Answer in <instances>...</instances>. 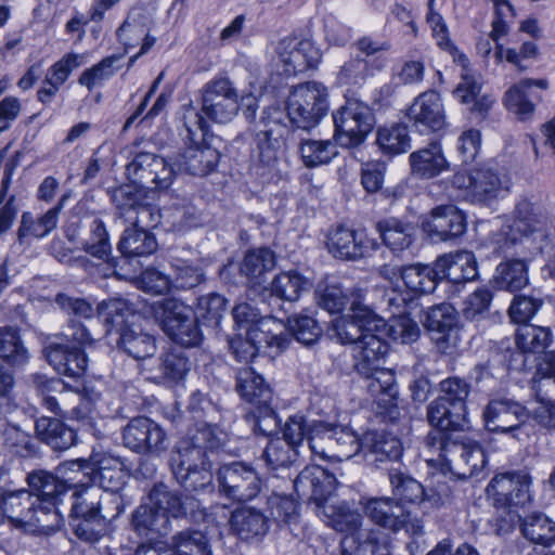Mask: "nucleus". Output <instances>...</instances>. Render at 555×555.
Segmentation results:
<instances>
[{
    "instance_id": "nucleus-1",
    "label": "nucleus",
    "mask_w": 555,
    "mask_h": 555,
    "mask_svg": "<svg viewBox=\"0 0 555 555\" xmlns=\"http://www.w3.org/2000/svg\"><path fill=\"white\" fill-rule=\"evenodd\" d=\"M424 444L430 455L426 459L429 465L440 466L460 479L478 475L487 462L479 443L470 439L460 440L452 434L429 431Z\"/></svg>"
},
{
    "instance_id": "nucleus-2",
    "label": "nucleus",
    "mask_w": 555,
    "mask_h": 555,
    "mask_svg": "<svg viewBox=\"0 0 555 555\" xmlns=\"http://www.w3.org/2000/svg\"><path fill=\"white\" fill-rule=\"evenodd\" d=\"M421 328L408 313L384 320L383 332H370L352 347L353 369L361 376H371L380 366L388 351L386 338L411 344L420 337Z\"/></svg>"
},
{
    "instance_id": "nucleus-3",
    "label": "nucleus",
    "mask_w": 555,
    "mask_h": 555,
    "mask_svg": "<svg viewBox=\"0 0 555 555\" xmlns=\"http://www.w3.org/2000/svg\"><path fill=\"white\" fill-rule=\"evenodd\" d=\"M224 442V434L207 423L199 425L180 440L170 456L173 476L195 469L210 462L208 452L219 449Z\"/></svg>"
},
{
    "instance_id": "nucleus-4",
    "label": "nucleus",
    "mask_w": 555,
    "mask_h": 555,
    "mask_svg": "<svg viewBox=\"0 0 555 555\" xmlns=\"http://www.w3.org/2000/svg\"><path fill=\"white\" fill-rule=\"evenodd\" d=\"M451 184L464 192L466 201L473 204L488 205L509 192L511 180L506 173H502L489 165H482L468 171L455 172Z\"/></svg>"
},
{
    "instance_id": "nucleus-5",
    "label": "nucleus",
    "mask_w": 555,
    "mask_h": 555,
    "mask_svg": "<svg viewBox=\"0 0 555 555\" xmlns=\"http://www.w3.org/2000/svg\"><path fill=\"white\" fill-rule=\"evenodd\" d=\"M286 108L293 125L302 130H310L327 112L326 88L315 81L296 86L288 95Z\"/></svg>"
},
{
    "instance_id": "nucleus-6",
    "label": "nucleus",
    "mask_w": 555,
    "mask_h": 555,
    "mask_svg": "<svg viewBox=\"0 0 555 555\" xmlns=\"http://www.w3.org/2000/svg\"><path fill=\"white\" fill-rule=\"evenodd\" d=\"M69 480H62L46 469H34L26 476L27 490L34 494L37 505L54 530L61 526L63 520L60 506L67 492L72 490L73 483Z\"/></svg>"
},
{
    "instance_id": "nucleus-7",
    "label": "nucleus",
    "mask_w": 555,
    "mask_h": 555,
    "mask_svg": "<svg viewBox=\"0 0 555 555\" xmlns=\"http://www.w3.org/2000/svg\"><path fill=\"white\" fill-rule=\"evenodd\" d=\"M336 143L344 147L360 145L372 131L375 118L371 107L359 100H348L333 114Z\"/></svg>"
},
{
    "instance_id": "nucleus-8",
    "label": "nucleus",
    "mask_w": 555,
    "mask_h": 555,
    "mask_svg": "<svg viewBox=\"0 0 555 555\" xmlns=\"http://www.w3.org/2000/svg\"><path fill=\"white\" fill-rule=\"evenodd\" d=\"M363 297V294L356 293L351 301L350 314L337 318L332 323V336L341 344H350L353 347L365 334L383 332L385 319L365 305Z\"/></svg>"
},
{
    "instance_id": "nucleus-9",
    "label": "nucleus",
    "mask_w": 555,
    "mask_h": 555,
    "mask_svg": "<svg viewBox=\"0 0 555 555\" xmlns=\"http://www.w3.org/2000/svg\"><path fill=\"white\" fill-rule=\"evenodd\" d=\"M69 517L117 518L124 511L120 493L105 492L88 485L73 483Z\"/></svg>"
},
{
    "instance_id": "nucleus-10",
    "label": "nucleus",
    "mask_w": 555,
    "mask_h": 555,
    "mask_svg": "<svg viewBox=\"0 0 555 555\" xmlns=\"http://www.w3.org/2000/svg\"><path fill=\"white\" fill-rule=\"evenodd\" d=\"M202 113L218 124L231 121L240 111V94L233 82L227 77L214 78L201 90Z\"/></svg>"
},
{
    "instance_id": "nucleus-11",
    "label": "nucleus",
    "mask_w": 555,
    "mask_h": 555,
    "mask_svg": "<svg viewBox=\"0 0 555 555\" xmlns=\"http://www.w3.org/2000/svg\"><path fill=\"white\" fill-rule=\"evenodd\" d=\"M162 324L165 333L175 343L184 347H195L202 341L198 319L193 315L190 307L173 298H165Z\"/></svg>"
},
{
    "instance_id": "nucleus-12",
    "label": "nucleus",
    "mask_w": 555,
    "mask_h": 555,
    "mask_svg": "<svg viewBox=\"0 0 555 555\" xmlns=\"http://www.w3.org/2000/svg\"><path fill=\"white\" fill-rule=\"evenodd\" d=\"M531 477L525 470L495 475L487 486V494L496 508L525 506L531 501Z\"/></svg>"
},
{
    "instance_id": "nucleus-13",
    "label": "nucleus",
    "mask_w": 555,
    "mask_h": 555,
    "mask_svg": "<svg viewBox=\"0 0 555 555\" xmlns=\"http://www.w3.org/2000/svg\"><path fill=\"white\" fill-rule=\"evenodd\" d=\"M326 248L334 258L354 261L370 257L379 248V243L370 237L365 230L338 225L328 231Z\"/></svg>"
},
{
    "instance_id": "nucleus-14",
    "label": "nucleus",
    "mask_w": 555,
    "mask_h": 555,
    "mask_svg": "<svg viewBox=\"0 0 555 555\" xmlns=\"http://www.w3.org/2000/svg\"><path fill=\"white\" fill-rule=\"evenodd\" d=\"M217 481L219 492L233 501L253 500L261 489L255 469L241 462L222 465L217 472Z\"/></svg>"
},
{
    "instance_id": "nucleus-15",
    "label": "nucleus",
    "mask_w": 555,
    "mask_h": 555,
    "mask_svg": "<svg viewBox=\"0 0 555 555\" xmlns=\"http://www.w3.org/2000/svg\"><path fill=\"white\" fill-rule=\"evenodd\" d=\"M124 446L137 453L159 456L167 450L168 439L163 427L149 417L132 418L122 430Z\"/></svg>"
},
{
    "instance_id": "nucleus-16",
    "label": "nucleus",
    "mask_w": 555,
    "mask_h": 555,
    "mask_svg": "<svg viewBox=\"0 0 555 555\" xmlns=\"http://www.w3.org/2000/svg\"><path fill=\"white\" fill-rule=\"evenodd\" d=\"M0 516L16 525H26L46 531L54 530L27 489L5 492L0 498Z\"/></svg>"
},
{
    "instance_id": "nucleus-17",
    "label": "nucleus",
    "mask_w": 555,
    "mask_h": 555,
    "mask_svg": "<svg viewBox=\"0 0 555 555\" xmlns=\"http://www.w3.org/2000/svg\"><path fill=\"white\" fill-rule=\"evenodd\" d=\"M274 53L278 65H282L283 74L287 76L315 68L321 61V53L313 42L298 37L281 39Z\"/></svg>"
},
{
    "instance_id": "nucleus-18",
    "label": "nucleus",
    "mask_w": 555,
    "mask_h": 555,
    "mask_svg": "<svg viewBox=\"0 0 555 555\" xmlns=\"http://www.w3.org/2000/svg\"><path fill=\"white\" fill-rule=\"evenodd\" d=\"M336 488V478L321 466L305 467L294 480L297 495L315 505V513L324 512L326 501Z\"/></svg>"
},
{
    "instance_id": "nucleus-19",
    "label": "nucleus",
    "mask_w": 555,
    "mask_h": 555,
    "mask_svg": "<svg viewBox=\"0 0 555 555\" xmlns=\"http://www.w3.org/2000/svg\"><path fill=\"white\" fill-rule=\"evenodd\" d=\"M283 113L279 108L264 109L257 127L255 143L259 159L270 165L278 158V153L284 144L287 133L286 125L282 124Z\"/></svg>"
},
{
    "instance_id": "nucleus-20",
    "label": "nucleus",
    "mask_w": 555,
    "mask_h": 555,
    "mask_svg": "<svg viewBox=\"0 0 555 555\" xmlns=\"http://www.w3.org/2000/svg\"><path fill=\"white\" fill-rule=\"evenodd\" d=\"M69 469L83 472L90 468V472L83 473L89 475L92 486L100 488L105 492H118L124 485L122 464L118 459L105 454H95L90 457V464L85 461L78 460L66 464Z\"/></svg>"
},
{
    "instance_id": "nucleus-21",
    "label": "nucleus",
    "mask_w": 555,
    "mask_h": 555,
    "mask_svg": "<svg viewBox=\"0 0 555 555\" xmlns=\"http://www.w3.org/2000/svg\"><path fill=\"white\" fill-rule=\"evenodd\" d=\"M527 417V409L509 398L491 399L482 410L485 427L492 433H511L519 428Z\"/></svg>"
},
{
    "instance_id": "nucleus-22",
    "label": "nucleus",
    "mask_w": 555,
    "mask_h": 555,
    "mask_svg": "<svg viewBox=\"0 0 555 555\" xmlns=\"http://www.w3.org/2000/svg\"><path fill=\"white\" fill-rule=\"evenodd\" d=\"M408 117L421 133L443 129L447 121L440 94L434 90L421 93L409 107Z\"/></svg>"
},
{
    "instance_id": "nucleus-23",
    "label": "nucleus",
    "mask_w": 555,
    "mask_h": 555,
    "mask_svg": "<svg viewBox=\"0 0 555 555\" xmlns=\"http://www.w3.org/2000/svg\"><path fill=\"white\" fill-rule=\"evenodd\" d=\"M433 341L441 352L455 346L457 340V313L450 304L437 305L427 312L424 323Z\"/></svg>"
},
{
    "instance_id": "nucleus-24",
    "label": "nucleus",
    "mask_w": 555,
    "mask_h": 555,
    "mask_svg": "<svg viewBox=\"0 0 555 555\" xmlns=\"http://www.w3.org/2000/svg\"><path fill=\"white\" fill-rule=\"evenodd\" d=\"M515 219L509 225L508 232L505 234L512 244L524 238L528 240V236L533 233H540L544 231L546 224L551 220V216L541 206L535 205L527 199L520 201L515 208Z\"/></svg>"
},
{
    "instance_id": "nucleus-25",
    "label": "nucleus",
    "mask_w": 555,
    "mask_h": 555,
    "mask_svg": "<svg viewBox=\"0 0 555 555\" xmlns=\"http://www.w3.org/2000/svg\"><path fill=\"white\" fill-rule=\"evenodd\" d=\"M364 514L377 526L397 532L410 520V512L393 498L380 496L367 499Z\"/></svg>"
},
{
    "instance_id": "nucleus-26",
    "label": "nucleus",
    "mask_w": 555,
    "mask_h": 555,
    "mask_svg": "<svg viewBox=\"0 0 555 555\" xmlns=\"http://www.w3.org/2000/svg\"><path fill=\"white\" fill-rule=\"evenodd\" d=\"M425 228L430 237L444 242L464 234L466 219L453 205L438 206L431 210Z\"/></svg>"
},
{
    "instance_id": "nucleus-27",
    "label": "nucleus",
    "mask_w": 555,
    "mask_h": 555,
    "mask_svg": "<svg viewBox=\"0 0 555 555\" xmlns=\"http://www.w3.org/2000/svg\"><path fill=\"white\" fill-rule=\"evenodd\" d=\"M44 354L48 362L61 375L76 378L82 376L86 371L87 358L78 347H70L63 341H50L44 347Z\"/></svg>"
},
{
    "instance_id": "nucleus-28",
    "label": "nucleus",
    "mask_w": 555,
    "mask_h": 555,
    "mask_svg": "<svg viewBox=\"0 0 555 555\" xmlns=\"http://www.w3.org/2000/svg\"><path fill=\"white\" fill-rule=\"evenodd\" d=\"M149 499L168 519L185 517L198 507V501L194 496L179 494L164 483L155 485L150 491Z\"/></svg>"
},
{
    "instance_id": "nucleus-29",
    "label": "nucleus",
    "mask_w": 555,
    "mask_h": 555,
    "mask_svg": "<svg viewBox=\"0 0 555 555\" xmlns=\"http://www.w3.org/2000/svg\"><path fill=\"white\" fill-rule=\"evenodd\" d=\"M236 390L245 401L266 413H272V391L261 375L251 367H242L236 375Z\"/></svg>"
},
{
    "instance_id": "nucleus-30",
    "label": "nucleus",
    "mask_w": 555,
    "mask_h": 555,
    "mask_svg": "<svg viewBox=\"0 0 555 555\" xmlns=\"http://www.w3.org/2000/svg\"><path fill=\"white\" fill-rule=\"evenodd\" d=\"M117 335V347L135 360H144L156 353L155 337L144 332L137 320L121 326Z\"/></svg>"
},
{
    "instance_id": "nucleus-31",
    "label": "nucleus",
    "mask_w": 555,
    "mask_h": 555,
    "mask_svg": "<svg viewBox=\"0 0 555 555\" xmlns=\"http://www.w3.org/2000/svg\"><path fill=\"white\" fill-rule=\"evenodd\" d=\"M230 527L242 540L261 539L269 531L270 518L260 509L243 506L231 513Z\"/></svg>"
},
{
    "instance_id": "nucleus-32",
    "label": "nucleus",
    "mask_w": 555,
    "mask_h": 555,
    "mask_svg": "<svg viewBox=\"0 0 555 555\" xmlns=\"http://www.w3.org/2000/svg\"><path fill=\"white\" fill-rule=\"evenodd\" d=\"M67 198L68 195L64 194L57 205L49 209L42 216L36 217L31 212H23L17 230L18 242L24 244L27 243L30 237L42 238L49 235L56 228L59 215Z\"/></svg>"
},
{
    "instance_id": "nucleus-33",
    "label": "nucleus",
    "mask_w": 555,
    "mask_h": 555,
    "mask_svg": "<svg viewBox=\"0 0 555 555\" xmlns=\"http://www.w3.org/2000/svg\"><path fill=\"white\" fill-rule=\"evenodd\" d=\"M284 325L271 315L260 318V320L247 327L246 337L256 347L261 350L262 348L275 349V351L284 350L291 339L287 334L283 332Z\"/></svg>"
},
{
    "instance_id": "nucleus-34",
    "label": "nucleus",
    "mask_w": 555,
    "mask_h": 555,
    "mask_svg": "<svg viewBox=\"0 0 555 555\" xmlns=\"http://www.w3.org/2000/svg\"><path fill=\"white\" fill-rule=\"evenodd\" d=\"M436 261L441 279L454 284L472 281L477 276V261L472 251L461 250L443 255Z\"/></svg>"
},
{
    "instance_id": "nucleus-35",
    "label": "nucleus",
    "mask_w": 555,
    "mask_h": 555,
    "mask_svg": "<svg viewBox=\"0 0 555 555\" xmlns=\"http://www.w3.org/2000/svg\"><path fill=\"white\" fill-rule=\"evenodd\" d=\"M375 230L383 245L393 255L409 249L415 240L414 227L396 218L379 220L375 224Z\"/></svg>"
},
{
    "instance_id": "nucleus-36",
    "label": "nucleus",
    "mask_w": 555,
    "mask_h": 555,
    "mask_svg": "<svg viewBox=\"0 0 555 555\" xmlns=\"http://www.w3.org/2000/svg\"><path fill=\"white\" fill-rule=\"evenodd\" d=\"M219 153L209 145H190L178 156L179 170L192 176L204 177L215 170Z\"/></svg>"
},
{
    "instance_id": "nucleus-37",
    "label": "nucleus",
    "mask_w": 555,
    "mask_h": 555,
    "mask_svg": "<svg viewBox=\"0 0 555 555\" xmlns=\"http://www.w3.org/2000/svg\"><path fill=\"white\" fill-rule=\"evenodd\" d=\"M363 294L361 288L352 291L345 289L341 283L335 278H326L318 283L315 299L318 305L330 313H339L354 298L356 293Z\"/></svg>"
},
{
    "instance_id": "nucleus-38",
    "label": "nucleus",
    "mask_w": 555,
    "mask_h": 555,
    "mask_svg": "<svg viewBox=\"0 0 555 555\" xmlns=\"http://www.w3.org/2000/svg\"><path fill=\"white\" fill-rule=\"evenodd\" d=\"M35 431L37 437L54 451L68 450L77 440L75 430L57 418H38L35 424Z\"/></svg>"
},
{
    "instance_id": "nucleus-39",
    "label": "nucleus",
    "mask_w": 555,
    "mask_h": 555,
    "mask_svg": "<svg viewBox=\"0 0 555 555\" xmlns=\"http://www.w3.org/2000/svg\"><path fill=\"white\" fill-rule=\"evenodd\" d=\"M190 370L191 362L185 352L175 348L159 356L153 378L163 384H177Z\"/></svg>"
},
{
    "instance_id": "nucleus-40",
    "label": "nucleus",
    "mask_w": 555,
    "mask_h": 555,
    "mask_svg": "<svg viewBox=\"0 0 555 555\" xmlns=\"http://www.w3.org/2000/svg\"><path fill=\"white\" fill-rule=\"evenodd\" d=\"M532 87L546 90L548 88V80L544 78H525L513 85L505 93L504 101L506 107L522 119L527 118L534 111V104L529 99V90Z\"/></svg>"
},
{
    "instance_id": "nucleus-41",
    "label": "nucleus",
    "mask_w": 555,
    "mask_h": 555,
    "mask_svg": "<svg viewBox=\"0 0 555 555\" xmlns=\"http://www.w3.org/2000/svg\"><path fill=\"white\" fill-rule=\"evenodd\" d=\"M461 78L462 81L454 90V96L463 104L473 103V112L479 114L488 112L493 99L488 94L479 96L482 86L480 77L472 74L466 65H463Z\"/></svg>"
},
{
    "instance_id": "nucleus-42",
    "label": "nucleus",
    "mask_w": 555,
    "mask_h": 555,
    "mask_svg": "<svg viewBox=\"0 0 555 555\" xmlns=\"http://www.w3.org/2000/svg\"><path fill=\"white\" fill-rule=\"evenodd\" d=\"M412 172L421 178H434L447 169L441 147L438 143H430L428 146L417 150L410 155Z\"/></svg>"
},
{
    "instance_id": "nucleus-43",
    "label": "nucleus",
    "mask_w": 555,
    "mask_h": 555,
    "mask_svg": "<svg viewBox=\"0 0 555 555\" xmlns=\"http://www.w3.org/2000/svg\"><path fill=\"white\" fill-rule=\"evenodd\" d=\"M401 279L412 293L423 295L433 293L441 276L435 261L434 266L417 263L403 267Z\"/></svg>"
},
{
    "instance_id": "nucleus-44",
    "label": "nucleus",
    "mask_w": 555,
    "mask_h": 555,
    "mask_svg": "<svg viewBox=\"0 0 555 555\" xmlns=\"http://www.w3.org/2000/svg\"><path fill=\"white\" fill-rule=\"evenodd\" d=\"M363 448L369 450L374 462L398 461L402 455V443L396 436L383 431L366 433Z\"/></svg>"
},
{
    "instance_id": "nucleus-45",
    "label": "nucleus",
    "mask_w": 555,
    "mask_h": 555,
    "mask_svg": "<svg viewBox=\"0 0 555 555\" xmlns=\"http://www.w3.org/2000/svg\"><path fill=\"white\" fill-rule=\"evenodd\" d=\"M169 545L175 555H212L210 540L199 529L186 528L176 532Z\"/></svg>"
},
{
    "instance_id": "nucleus-46",
    "label": "nucleus",
    "mask_w": 555,
    "mask_h": 555,
    "mask_svg": "<svg viewBox=\"0 0 555 555\" xmlns=\"http://www.w3.org/2000/svg\"><path fill=\"white\" fill-rule=\"evenodd\" d=\"M454 413V408L448 401L440 397L435 399L427 408V420L435 427L431 431L451 434L463 430L468 423L467 417L460 415L455 418Z\"/></svg>"
},
{
    "instance_id": "nucleus-47",
    "label": "nucleus",
    "mask_w": 555,
    "mask_h": 555,
    "mask_svg": "<svg viewBox=\"0 0 555 555\" xmlns=\"http://www.w3.org/2000/svg\"><path fill=\"white\" fill-rule=\"evenodd\" d=\"M157 247L153 233L134 225L125 230L118 243V250L125 257H146L154 254Z\"/></svg>"
},
{
    "instance_id": "nucleus-48",
    "label": "nucleus",
    "mask_w": 555,
    "mask_h": 555,
    "mask_svg": "<svg viewBox=\"0 0 555 555\" xmlns=\"http://www.w3.org/2000/svg\"><path fill=\"white\" fill-rule=\"evenodd\" d=\"M520 527L522 535L534 544L547 547L555 543V521L545 514L527 515Z\"/></svg>"
},
{
    "instance_id": "nucleus-49",
    "label": "nucleus",
    "mask_w": 555,
    "mask_h": 555,
    "mask_svg": "<svg viewBox=\"0 0 555 555\" xmlns=\"http://www.w3.org/2000/svg\"><path fill=\"white\" fill-rule=\"evenodd\" d=\"M528 282V266L524 260L509 259L496 267L494 283L500 289L517 292Z\"/></svg>"
},
{
    "instance_id": "nucleus-50",
    "label": "nucleus",
    "mask_w": 555,
    "mask_h": 555,
    "mask_svg": "<svg viewBox=\"0 0 555 555\" xmlns=\"http://www.w3.org/2000/svg\"><path fill=\"white\" fill-rule=\"evenodd\" d=\"M0 358L13 367H22L29 360L28 350L13 326L0 327Z\"/></svg>"
},
{
    "instance_id": "nucleus-51",
    "label": "nucleus",
    "mask_w": 555,
    "mask_h": 555,
    "mask_svg": "<svg viewBox=\"0 0 555 555\" xmlns=\"http://www.w3.org/2000/svg\"><path fill=\"white\" fill-rule=\"evenodd\" d=\"M98 314L112 328L119 332L120 327L135 321L138 315L133 312L130 304L124 298H109L98 305Z\"/></svg>"
},
{
    "instance_id": "nucleus-52",
    "label": "nucleus",
    "mask_w": 555,
    "mask_h": 555,
    "mask_svg": "<svg viewBox=\"0 0 555 555\" xmlns=\"http://www.w3.org/2000/svg\"><path fill=\"white\" fill-rule=\"evenodd\" d=\"M336 144L332 140H302L299 153L304 164L309 168L330 164L338 155Z\"/></svg>"
},
{
    "instance_id": "nucleus-53",
    "label": "nucleus",
    "mask_w": 555,
    "mask_h": 555,
    "mask_svg": "<svg viewBox=\"0 0 555 555\" xmlns=\"http://www.w3.org/2000/svg\"><path fill=\"white\" fill-rule=\"evenodd\" d=\"M275 267V255L269 248L251 249L241 262V273L254 284H259L261 276Z\"/></svg>"
},
{
    "instance_id": "nucleus-54",
    "label": "nucleus",
    "mask_w": 555,
    "mask_h": 555,
    "mask_svg": "<svg viewBox=\"0 0 555 555\" xmlns=\"http://www.w3.org/2000/svg\"><path fill=\"white\" fill-rule=\"evenodd\" d=\"M132 522L141 534L153 532L158 537H164L170 531V520L160 514L153 504L139 506L133 514Z\"/></svg>"
},
{
    "instance_id": "nucleus-55",
    "label": "nucleus",
    "mask_w": 555,
    "mask_h": 555,
    "mask_svg": "<svg viewBox=\"0 0 555 555\" xmlns=\"http://www.w3.org/2000/svg\"><path fill=\"white\" fill-rule=\"evenodd\" d=\"M440 398L448 401L455 410L453 416L460 415L467 417L466 401L470 392V385L463 378L453 376L439 383Z\"/></svg>"
},
{
    "instance_id": "nucleus-56",
    "label": "nucleus",
    "mask_w": 555,
    "mask_h": 555,
    "mask_svg": "<svg viewBox=\"0 0 555 555\" xmlns=\"http://www.w3.org/2000/svg\"><path fill=\"white\" fill-rule=\"evenodd\" d=\"M376 142L383 153L388 155L402 154L411 147L408 127L402 124L379 128Z\"/></svg>"
},
{
    "instance_id": "nucleus-57",
    "label": "nucleus",
    "mask_w": 555,
    "mask_h": 555,
    "mask_svg": "<svg viewBox=\"0 0 555 555\" xmlns=\"http://www.w3.org/2000/svg\"><path fill=\"white\" fill-rule=\"evenodd\" d=\"M122 57L124 54H113L102 59L98 64L81 73L78 83L86 87L89 91L102 86L117 73Z\"/></svg>"
},
{
    "instance_id": "nucleus-58",
    "label": "nucleus",
    "mask_w": 555,
    "mask_h": 555,
    "mask_svg": "<svg viewBox=\"0 0 555 555\" xmlns=\"http://www.w3.org/2000/svg\"><path fill=\"white\" fill-rule=\"evenodd\" d=\"M300 454V450L280 437L271 439L262 454L267 466L271 469L289 467Z\"/></svg>"
},
{
    "instance_id": "nucleus-59",
    "label": "nucleus",
    "mask_w": 555,
    "mask_h": 555,
    "mask_svg": "<svg viewBox=\"0 0 555 555\" xmlns=\"http://www.w3.org/2000/svg\"><path fill=\"white\" fill-rule=\"evenodd\" d=\"M551 341L548 328L524 324L515 336L517 348L524 353L543 352Z\"/></svg>"
},
{
    "instance_id": "nucleus-60",
    "label": "nucleus",
    "mask_w": 555,
    "mask_h": 555,
    "mask_svg": "<svg viewBox=\"0 0 555 555\" xmlns=\"http://www.w3.org/2000/svg\"><path fill=\"white\" fill-rule=\"evenodd\" d=\"M33 383L41 397L42 405L56 415H64L66 412L61 406L64 393L59 389L62 384L59 379L48 378L44 375H33Z\"/></svg>"
},
{
    "instance_id": "nucleus-61",
    "label": "nucleus",
    "mask_w": 555,
    "mask_h": 555,
    "mask_svg": "<svg viewBox=\"0 0 555 555\" xmlns=\"http://www.w3.org/2000/svg\"><path fill=\"white\" fill-rule=\"evenodd\" d=\"M175 478L186 492L198 494L214 490L211 463L176 475Z\"/></svg>"
},
{
    "instance_id": "nucleus-62",
    "label": "nucleus",
    "mask_w": 555,
    "mask_h": 555,
    "mask_svg": "<svg viewBox=\"0 0 555 555\" xmlns=\"http://www.w3.org/2000/svg\"><path fill=\"white\" fill-rule=\"evenodd\" d=\"M361 448H363V440L361 441L351 428L344 425H335L332 460H349L357 455Z\"/></svg>"
},
{
    "instance_id": "nucleus-63",
    "label": "nucleus",
    "mask_w": 555,
    "mask_h": 555,
    "mask_svg": "<svg viewBox=\"0 0 555 555\" xmlns=\"http://www.w3.org/2000/svg\"><path fill=\"white\" fill-rule=\"evenodd\" d=\"M227 312V299L219 294H209L198 298L197 319L206 326L219 327Z\"/></svg>"
},
{
    "instance_id": "nucleus-64",
    "label": "nucleus",
    "mask_w": 555,
    "mask_h": 555,
    "mask_svg": "<svg viewBox=\"0 0 555 555\" xmlns=\"http://www.w3.org/2000/svg\"><path fill=\"white\" fill-rule=\"evenodd\" d=\"M305 286L304 278L296 271L282 272L273 279L270 292L275 297L296 301Z\"/></svg>"
}]
</instances>
